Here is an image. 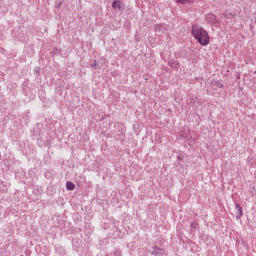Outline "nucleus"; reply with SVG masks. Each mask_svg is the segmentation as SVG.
Here are the masks:
<instances>
[{
	"mask_svg": "<svg viewBox=\"0 0 256 256\" xmlns=\"http://www.w3.org/2000/svg\"><path fill=\"white\" fill-rule=\"evenodd\" d=\"M192 35L198 40L200 45L207 47V44L209 43V34L207 33V30L196 25L192 27Z\"/></svg>",
	"mask_w": 256,
	"mask_h": 256,
	"instance_id": "nucleus-1",
	"label": "nucleus"
},
{
	"mask_svg": "<svg viewBox=\"0 0 256 256\" xmlns=\"http://www.w3.org/2000/svg\"><path fill=\"white\" fill-rule=\"evenodd\" d=\"M112 8L118 9V11H123V9H125V5L122 4L121 1L117 0L112 3Z\"/></svg>",
	"mask_w": 256,
	"mask_h": 256,
	"instance_id": "nucleus-2",
	"label": "nucleus"
},
{
	"mask_svg": "<svg viewBox=\"0 0 256 256\" xmlns=\"http://www.w3.org/2000/svg\"><path fill=\"white\" fill-rule=\"evenodd\" d=\"M66 189L68 191H73L75 189V184H73V182H67L66 183Z\"/></svg>",
	"mask_w": 256,
	"mask_h": 256,
	"instance_id": "nucleus-3",
	"label": "nucleus"
},
{
	"mask_svg": "<svg viewBox=\"0 0 256 256\" xmlns=\"http://www.w3.org/2000/svg\"><path fill=\"white\" fill-rule=\"evenodd\" d=\"M236 209L239 213V217H243V210L241 209V206L239 204H236Z\"/></svg>",
	"mask_w": 256,
	"mask_h": 256,
	"instance_id": "nucleus-4",
	"label": "nucleus"
},
{
	"mask_svg": "<svg viewBox=\"0 0 256 256\" xmlns=\"http://www.w3.org/2000/svg\"><path fill=\"white\" fill-rule=\"evenodd\" d=\"M178 3H182V5H185L187 3V0H178Z\"/></svg>",
	"mask_w": 256,
	"mask_h": 256,
	"instance_id": "nucleus-5",
	"label": "nucleus"
}]
</instances>
